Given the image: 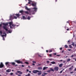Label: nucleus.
<instances>
[{
  "instance_id": "16",
  "label": "nucleus",
  "mask_w": 76,
  "mask_h": 76,
  "mask_svg": "<svg viewBox=\"0 0 76 76\" xmlns=\"http://www.w3.org/2000/svg\"><path fill=\"white\" fill-rule=\"evenodd\" d=\"M48 69V67H44L43 68V70H45V69Z\"/></svg>"
},
{
  "instance_id": "3",
  "label": "nucleus",
  "mask_w": 76,
  "mask_h": 76,
  "mask_svg": "<svg viewBox=\"0 0 76 76\" xmlns=\"http://www.w3.org/2000/svg\"><path fill=\"white\" fill-rule=\"evenodd\" d=\"M38 72H39V71L38 70H34L32 71V73H34V74H37Z\"/></svg>"
},
{
  "instance_id": "60",
  "label": "nucleus",
  "mask_w": 76,
  "mask_h": 76,
  "mask_svg": "<svg viewBox=\"0 0 76 76\" xmlns=\"http://www.w3.org/2000/svg\"><path fill=\"white\" fill-rule=\"evenodd\" d=\"M63 63H66V61H63Z\"/></svg>"
},
{
  "instance_id": "9",
  "label": "nucleus",
  "mask_w": 76,
  "mask_h": 76,
  "mask_svg": "<svg viewBox=\"0 0 76 76\" xmlns=\"http://www.w3.org/2000/svg\"><path fill=\"white\" fill-rule=\"evenodd\" d=\"M39 72H38L37 73L38 75H41V74H42V72H41V71H39Z\"/></svg>"
},
{
  "instance_id": "17",
  "label": "nucleus",
  "mask_w": 76,
  "mask_h": 76,
  "mask_svg": "<svg viewBox=\"0 0 76 76\" xmlns=\"http://www.w3.org/2000/svg\"><path fill=\"white\" fill-rule=\"evenodd\" d=\"M72 44H71L72 45H73V46H75V42H72Z\"/></svg>"
},
{
  "instance_id": "45",
  "label": "nucleus",
  "mask_w": 76,
  "mask_h": 76,
  "mask_svg": "<svg viewBox=\"0 0 76 76\" xmlns=\"http://www.w3.org/2000/svg\"><path fill=\"white\" fill-rule=\"evenodd\" d=\"M46 63H50V61H46Z\"/></svg>"
},
{
  "instance_id": "63",
  "label": "nucleus",
  "mask_w": 76,
  "mask_h": 76,
  "mask_svg": "<svg viewBox=\"0 0 76 76\" xmlns=\"http://www.w3.org/2000/svg\"><path fill=\"white\" fill-rule=\"evenodd\" d=\"M3 40H4V37H3Z\"/></svg>"
},
{
  "instance_id": "10",
  "label": "nucleus",
  "mask_w": 76,
  "mask_h": 76,
  "mask_svg": "<svg viewBox=\"0 0 76 76\" xmlns=\"http://www.w3.org/2000/svg\"><path fill=\"white\" fill-rule=\"evenodd\" d=\"M3 34H5V35H2L1 37H6V34L5 33V32H4L3 33Z\"/></svg>"
},
{
  "instance_id": "35",
  "label": "nucleus",
  "mask_w": 76,
  "mask_h": 76,
  "mask_svg": "<svg viewBox=\"0 0 76 76\" xmlns=\"http://www.w3.org/2000/svg\"><path fill=\"white\" fill-rule=\"evenodd\" d=\"M12 26H13V27H15V26H16V25L15 24H12Z\"/></svg>"
},
{
  "instance_id": "2",
  "label": "nucleus",
  "mask_w": 76,
  "mask_h": 76,
  "mask_svg": "<svg viewBox=\"0 0 76 76\" xmlns=\"http://www.w3.org/2000/svg\"><path fill=\"white\" fill-rule=\"evenodd\" d=\"M15 62H16L18 64H20V63H21L22 64H23V63L22 61H20L19 60H15Z\"/></svg>"
},
{
  "instance_id": "51",
  "label": "nucleus",
  "mask_w": 76,
  "mask_h": 76,
  "mask_svg": "<svg viewBox=\"0 0 76 76\" xmlns=\"http://www.w3.org/2000/svg\"><path fill=\"white\" fill-rule=\"evenodd\" d=\"M68 51H71V49H68Z\"/></svg>"
},
{
  "instance_id": "26",
  "label": "nucleus",
  "mask_w": 76,
  "mask_h": 76,
  "mask_svg": "<svg viewBox=\"0 0 76 76\" xmlns=\"http://www.w3.org/2000/svg\"><path fill=\"white\" fill-rule=\"evenodd\" d=\"M25 13H26V14H27V15H29V12H28V11H26L25 12Z\"/></svg>"
},
{
  "instance_id": "57",
  "label": "nucleus",
  "mask_w": 76,
  "mask_h": 76,
  "mask_svg": "<svg viewBox=\"0 0 76 76\" xmlns=\"http://www.w3.org/2000/svg\"><path fill=\"white\" fill-rule=\"evenodd\" d=\"M66 30H67V31H69V28H67V29H66Z\"/></svg>"
},
{
  "instance_id": "52",
  "label": "nucleus",
  "mask_w": 76,
  "mask_h": 76,
  "mask_svg": "<svg viewBox=\"0 0 76 76\" xmlns=\"http://www.w3.org/2000/svg\"><path fill=\"white\" fill-rule=\"evenodd\" d=\"M22 67H24V65H22L21 66Z\"/></svg>"
},
{
  "instance_id": "47",
  "label": "nucleus",
  "mask_w": 76,
  "mask_h": 76,
  "mask_svg": "<svg viewBox=\"0 0 76 76\" xmlns=\"http://www.w3.org/2000/svg\"><path fill=\"white\" fill-rule=\"evenodd\" d=\"M63 70H62L60 72V73H61L63 72Z\"/></svg>"
},
{
  "instance_id": "23",
  "label": "nucleus",
  "mask_w": 76,
  "mask_h": 76,
  "mask_svg": "<svg viewBox=\"0 0 76 76\" xmlns=\"http://www.w3.org/2000/svg\"><path fill=\"white\" fill-rule=\"evenodd\" d=\"M28 4H31V2H32V1L30 0H28Z\"/></svg>"
},
{
  "instance_id": "29",
  "label": "nucleus",
  "mask_w": 76,
  "mask_h": 76,
  "mask_svg": "<svg viewBox=\"0 0 76 76\" xmlns=\"http://www.w3.org/2000/svg\"><path fill=\"white\" fill-rule=\"evenodd\" d=\"M73 66H72V67H70L69 68V70H72V68H73Z\"/></svg>"
},
{
  "instance_id": "36",
  "label": "nucleus",
  "mask_w": 76,
  "mask_h": 76,
  "mask_svg": "<svg viewBox=\"0 0 76 76\" xmlns=\"http://www.w3.org/2000/svg\"><path fill=\"white\" fill-rule=\"evenodd\" d=\"M25 63L26 64H29V63L28 62H25Z\"/></svg>"
},
{
  "instance_id": "53",
  "label": "nucleus",
  "mask_w": 76,
  "mask_h": 76,
  "mask_svg": "<svg viewBox=\"0 0 76 76\" xmlns=\"http://www.w3.org/2000/svg\"><path fill=\"white\" fill-rule=\"evenodd\" d=\"M26 71H27V72H29V69H27L26 70Z\"/></svg>"
},
{
  "instance_id": "8",
  "label": "nucleus",
  "mask_w": 76,
  "mask_h": 76,
  "mask_svg": "<svg viewBox=\"0 0 76 76\" xmlns=\"http://www.w3.org/2000/svg\"><path fill=\"white\" fill-rule=\"evenodd\" d=\"M3 28L4 29H5V30L6 31H8V29L7 28L6 26H3Z\"/></svg>"
},
{
  "instance_id": "61",
  "label": "nucleus",
  "mask_w": 76,
  "mask_h": 76,
  "mask_svg": "<svg viewBox=\"0 0 76 76\" xmlns=\"http://www.w3.org/2000/svg\"><path fill=\"white\" fill-rule=\"evenodd\" d=\"M74 59H75V61H76V58H74Z\"/></svg>"
},
{
  "instance_id": "4",
  "label": "nucleus",
  "mask_w": 76,
  "mask_h": 76,
  "mask_svg": "<svg viewBox=\"0 0 76 76\" xmlns=\"http://www.w3.org/2000/svg\"><path fill=\"white\" fill-rule=\"evenodd\" d=\"M4 67V65L3 64V63L1 62L0 64V68H2Z\"/></svg>"
},
{
  "instance_id": "42",
  "label": "nucleus",
  "mask_w": 76,
  "mask_h": 76,
  "mask_svg": "<svg viewBox=\"0 0 76 76\" xmlns=\"http://www.w3.org/2000/svg\"><path fill=\"white\" fill-rule=\"evenodd\" d=\"M52 51H52V50H50L49 51V52L50 53H51V52H52Z\"/></svg>"
},
{
  "instance_id": "27",
  "label": "nucleus",
  "mask_w": 76,
  "mask_h": 76,
  "mask_svg": "<svg viewBox=\"0 0 76 76\" xmlns=\"http://www.w3.org/2000/svg\"><path fill=\"white\" fill-rule=\"evenodd\" d=\"M11 64L12 65H15V62H12L11 63Z\"/></svg>"
},
{
  "instance_id": "32",
  "label": "nucleus",
  "mask_w": 76,
  "mask_h": 76,
  "mask_svg": "<svg viewBox=\"0 0 76 76\" xmlns=\"http://www.w3.org/2000/svg\"><path fill=\"white\" fill-rule=\"evenodd\" d=\"M47 72H48V73H50V72H51V69L48 70Z\"/></svg>"
},
{
  "instance_id": "41",
  "label": "nucleus",
  "mask_w": 76,
  "mask_h": 76,
  "mask_svg": "<svg viewBox=\"0 0 76 76\" xmlns=\"http://www.w3.org/2000/svg\"><path fill=\"white\" fill-rule=\"evenodd\" d=\"M49 56L50 57H51L52 56V54H50L49 55Z\"/></svg>"
},
{
  "instance_id": "14",
  "label": "nucleus",
  "mask_w": 76,
  "mask_h": 76,
  "mask_svg": "<svg viewBox=\"0 0 76 76\" xmlns=\"http://www.w3.org/2000/svg\"><path fill=\"white\" fill-rule=\"evenodd\" d=\"M37 69L38 70H42V67H39Z\"/></svg>"
},
{
  "instance_id": "58",
  "label": "nucleus",
  "mask_w": 76,
  "mask_h": 76,
  "mask_svg": "<svg viewBox=\"0 0 76 76\" xmlns=\"http://www.w3.org/2000/svg\"><path fill=\"white\" fill-rule=\"evenodd\" d=\"M73 55H72L71 56V57H73Z\"/></svg>"
},
{
  "instance_id": "62",
  "label": "nucleus",
  "mask_w": 76,
  "mask_h": 76,
  "mask_svg": "<svg viewBox=\"0 0 76 76\" xmlns=\"http://www.w3.org/2000/svg\"><path fill=\"white\" fill-rule=\"evenodd\" d=\"M56 56H60V55H57Z\"/></svg>"
},
{
  "instance_id": "19",
  "label": "nucleus",
  "mask_w": 76,
  "mask_h": 76,
  "mask_svg": "<svg viewBox=\"0 0 76 76\" xmlns=\"http://www.w3.org/2000/svg\"><path fill=\"white\" fill-rule=\"evenodd\" d=\"M51 64H56V62L53 61L51 62Z\"/></svg>"
},
{
  "instance_id": "28",
  "label": "nucleus",
  "mask_w": 76,
  "mask_h": 76,
  "mask_svg": "<svg viewBox=\"0 0 76 76\" xmlns=\"http://www.w3.org/2000/svg\"><path fill=\"white\" fill-rule=\"evenodd\" d=\"M30 73H28V74L27 75H25V76H30Z\"/></svg>"
},
{
  "instance_id": "64",
  "label": "nucleus",
  "mask_w": 76,
  "mask_h": 76,
  "mask_svg": "<svg viewBox=\"0 0 76 76\" xmlns=\"http://www.w3.org/2000/svg\"><path fill=\"white\" fill-rule=\"evenodd\" d=\"M75 71H76V68H75L74 69Z\"/></svg>"
},
{
  "instance_id": "50",
  "label": "nucleus",
  "mask_w": 76,
  "mask_h": 76,
  "mask_svg": "<svg viewBox=\"0 0 76 76\" xmlns=\"http://www.w3.org/2000/svg\"><path fill=\"white\" fill-rule=\"evenodd\" d=\"M46 53H48V50H46Z\"/></svg>"
},
{
  "instance_id": "38",
  "label": "nucleus",
  "mask_w": 76,
  "mask_h": 76,
  "mask_svg": "<svg viewBox=\"0 0 76 76\" xmlns=\"http://www.w3.org/2000/svg\"><path fill=\"white\" fill-rule=\"evenodd\" d=\"M10 28L11 29H12V26L10 25Z\"/></svg>"
},
{
  "instance_id": "43",
  "label": "nucleus",
  "mask_w": 76,
  "mask_h": 76,
  "mask_svg": "<svg viewBox=\"0 0 76 76\" xmlns=\"http://www.w3.org/2000/svg\"><path fill=\"white\" fill-rule=\"evenodd\" d=\"M32 62L34 63H36V62H35V61H33Z\"/></svg>"
},
{
  "instance_id": "54",
  "label": "nucleus",
  "mask_w": 76,
  "mask_h": 76,
  "mask_svg": "<svg viewBox=\"0 0 76 76\" xmlns=\"http://www.w3.org/2000/svg\"><path fill=\"white\" fill-rule=\"evenodd\" d=\"M42 76H45V75H44L43 74L42 75Z\"/></svg>"
},
{
  "instance_id": "15",
  "label": "nucleus",
  "mask_w": 76,
  "mask_h": 76,
  "mask_svg": "<svg viewBox=\"0 0 76 76\" xmlns=\"http://www.w3.org/2000/svg\"><path fill=\"white\" fill-rule=\"evenodd\" d=\"M8 23L10 25H11L13 23V22L11 21V22H9Z\"/></svg>"
},
{
  "instance_id": "12",
  "label": "nucleus",
  "mask_w": 76,
  "mask_h": 76,
  "mask_svg": "<svg viewBox=\"0 0 76 76\" xmlns=\"http://www.w3.org/2000/svg\"><path fill=\"white\" fill-rule=\"evenodd\" d=\"M17 73H19L20 75H22V72H21L20 71H17Z\"/></svg>"
},
{
  "instance_id": "11",
  "label": "nucleus",
  "mask_w": 76,
  "mask_h": 76,
  "mask_svg": "<svg viewBox=\"0 0 76 76\" xmlns=\"http://www.w3.org/2000/svg\"><path fill=\"white\" fill-rule=\"evenodd\" d=\"M31 5L32 6H36V3H33L31 4Z\"/></svg>"
},
{
  "instance_id": "6",
  "label": "nucleus",
  "mask_w": 76,
  "mask_h": 76,
  "mask_svg": "<svg viewBox=\"0 0 76 76\" xmlns=\"http://www.w3.org/2000/svg\"><path fill=\"white\" fill-rule=\"evenodd\" d=\"M33 10L34 9V10H33V12H37V8L36 7H34L32 8Z\"/></svg>"
},
{
  "instance_id": "46",
  "label": "nucleus",
  "mask_w": 76,
  "mask_h": 76,
  "mask_svg": "<svg viewBox=\"0 0 76 76\" xmlns=\"http://www.w3.org/2000/svg\"><path fill=\"white\" fill-rule=\"evenodd\" d=\"M0 34H2V31H0Z\"/></svg>"
},
{
  "instance_id": "33",
  "label": "nucleus",
  "mask_w": 76,
  "mask_h": 76,
  "mask_svg": "<svg viewBox=\"0 0 76 76\" xmlns=\"http://www.w3.org/2000/svg\"><path fill=\"white\" fill-rule=\"evenodd\" d=\"M65 47L66 48H68V46H67V45H65Z\"/></svg>"
},
{
  "instance_id": "30",
  "label": "nucleus",
  "mask_w": 76,
  "mask_h": 76,
  "mask_svg": "<svg viewBox=\"0 0 76 76\" xmlns=\"http://www.w3.org/2000/svg\"><path fill=\"white\" fill-rule=\"evenodd\" d=\"M8 31V33H12V31L11 30H9Z\"/></svg>"
},
{
  "instance_id": "7",
  "label": "nucleus",
  "mask_w": 76,
  "mask_h": 76,
  "mask_svg": "<svg viewBox=\"0 0 76 76\" xmlns=\"http://www.w3.org/2000/svg\"><path fill=\"white\" fill-rule=\"evenodd\" d=\"M2 24L4 26H7L8 25V23H3Z\"/></svg>"
},
{
  "instance_id": "48",
  "label": "nucleus",
  "mask_w": 76,
  "mask_h": 76,
  "mask_svg": "<svg viewBox=\"0 0 76 76\" xmlns=\"http://www.w3.org/2000/svg\"><path fill=\"white\" fill-rule=\"evenodd\" d=\"M53 55H54L55 56H56V53H55L53 54Z\"/></svg>"
},
{
  "instance_id": "21",
  "label": "nucleus",
  "mask_w": 76,
  "mask_h": 76,
  "mask_svg": "<svg viewBox=\"0 0 76 76\" xmlns=\"http://www.w3.org/2000/svg\"><path fill=\"white\" fill-rule=\"evenodd\" d=\"M25 8L26 10H29V9H28V7H27V6H26L25 7Z\"/></svg>"
},
{
  "instance_id": "56",
  "label": "nucleus",
  "mask_w": 76,
  "mask_h": 76,
  "mask_svg": "<svg viewBox=\"0 0 76 76\" xmlns=\"http://www.w3.org/2000/svg\"><path fill=\"white\" fill-rule=\"evenodd\" d=\"M32 65L33 66H35V64H34V63H33L32 64Z\"/></svg>"
},
{
  "instance_id": "55",
  "label": "nucleus",
  "mask_w": 76,
  "mask_h": 76,
  "mask_svg": "<svg viewBox=\"0 0 76 76\" xmlns=\"http://www.w3.org/2000/svg\"><path fill=\"white\" fill-rule=\"evenodd\" d=\"M39 57H42V56H41L40 55H39Z\"/></svg>"
},
{
  "instance_id": "49",
  "label": "nucleus",
  "mask_w": 76,
  "mask_h": 76,
  "mask_svg": "<svg viewBox=\"0 0 76 76\" xmlns=\"http://www.w3.org/2000/svg\"><path fill=\"white\" fill-rule=\"evenodd\" d=\"M60 50H62V48H60Z\"/></svg>"
},
{
  "instance_id": "24",
  "label": "nucleus",
  "mask_w": 76,
  "mask_h": 76,
  "mask_svg": "<svg viewBox=\"0 0 76 76\" xmlns=\"http://www.w3.org/2000/svg\"><path fill=\"white\" fill-rule=\"evenodd\" d=\"M9 62H6L5 63V64L6 66H7V65H9Z\"/></svg>"
},
{
  "instance_id": "20",
  "label": "nucleus",
  "mask_w": 76,
  "mask_h": 76,
  "mask_svg": "<svg viewBox=\"0 0 76 76\" xmlns=\"http://www.w3.org/2000/svg\"><path fill=\"white\" fill-rule=\"evenodd\" d=\"M19 12L20 13H23V10H20Z\"/></svg>"
},
{
  "instance_id": "34",
  "label": "nucleus",
  "mask_w": 76,
  "mask_h": 76,
  "mask_svg": "<svg viewBox=\"0 0 76 76\" xmlns=\"http://www.w3.org/2000/svg\"><path fill=\"white\" fill-rule=\"evenodd\" d=\"M69 47L70 48H72V46L71 45H69Z\"/></svg>"
},
{
  "instance_id": "22",
  "label": "nucleus",
  "mask_w": 76,
  "mask_h": 76,
  "mask_svg": "<svg viewBox=\"0 0 76 76\" xmlns=\"http://www.w3.org/2000/svg\"><path fill=\"white\" fill-rule=\"evenodd\" d=\"M50 71H52V72H54V69H52V68H50Z\"/></svg>"
},
{
  "instance_id": "40",
  "label": "nucleus",
  "mask_w": 76,
  "mask_h": 76,
  "mask_svg": "<svg viewBox=\"0 0 76 76\" xmlns=\"http://www.w3.org/2000/svg\"><path fill=\"white\" fill-rule=\"evenodd\" d=\"M30 17L28 16L27 18V19H30Z\"/></svg>"
},
{
  "instance_id": "31",
  "label": "nucleus",
  "mask_w": 76,
  "mask_h": 76,
  "mask_svg": "<svg viewBox=\"0 0 76 76\" xmlns=\"http://www.w3.org/2000/svg\"><path fill=\"white\" fill-rule=\"evenodd\" d=\"M62 65H63V64H59V67H62Z\"/></svg>"
},
{
  "instance_id": "37",
  "label": "nucleus",
  "mask_w": 76,
  "mask_h": 76,
  "mask_svg": "<svg viewBox=\"0 0 76 76\" xmlns=\"http://www.w3.org/2000/svg\"><path fill=\"white\" fill-rule=\"evenodd\" d=\"M23 19H25V16H23Z\"/></svg>"
},
{
  "instance_id": "18",
  "label": "nucleus",
  "mask_w": 76,
  "mask_h": 76,
  "mask_svg": "<svg viewBox=\"0 0 76 76\" xmlns=\"http://www.w3.org/2000/svg\"><path fill=\"white\" fill-rule=\"evenodd\" d=\"M6 72H8V73H9V72H10V69H7V70H6Z\"/></svg>"
},
{
  "instance_id": "59",
  "label": "nucleus",
  "mask_w": 76,
  "mask_h": 76,
  "mask_svg": "<svg viewBox=\"0 0 76 76\" xmlns=\"http://www.w3.org/2000/svg\"><path fill=\"white\" fill-rule=\"evenodd\" d=\"M1 26H2V25H1V24H0V27H1Z\"/></svg>"
},
{
  "instance_id": "13",
  "label": "nucleus",
  "mask_w": 76,
  "mask_h": 76,
  "mask_svg": "<svg viewBox=\"0 0 76 76\" xmlns=\"http://www.w3.org/2000/svg\"><path fill=\"white\" fill-rule=\"evenodd\" d=\"M15 16H17V17H18V18H19V16H20V15L19 14H15Z\"/></svg>"
},
{
  "instance_id": "39",
  "label": "nucleus",
  "mask_w": 76,
  "mask_h": 76,
  "mask_svg": "<svg viewBox=\"0 0 76 76\" xmlns=\"http://www.w3.org/2000/svg\"><path fill=\"white\" fill-rule=\"evenodd\" d=\"M10 75H13V73L11 72L10 73Z\"/></svg>"
},
{
  "instance_id": "25",
  "label": "nucleus",
  "mask_w": 76,
  "mask_h": 76,
  "mask_svg": "<svg viewBox=\"0 0 76 76\" xmlns=\"http://www.w3.org/2000/svg\"><path fill=\"white\" fill-rule=\"evenodd\" d=\"M70 61V59H68L66 60L67 62H68V61Z\"/></svg>"
},
{
  "instance_id": "1",
  "label": "nucleus",
  "mask_w": 76,
  "mask_h": 76,
  "mask_svg": "<svg viewBox=\"0 0 76 76\" xmlns=\"http://www.w3.org/2000/svg\"><path fill=\"white\" fill-rule=\"evenodd\" d=\"M17 18L18 17L15 16H14V15H10V19H17Z\"/></svg>"
},
{
  "instance_id": "44",
  "label": "nucleus",
  "mask_w": 76,
  "mask_h": 76,
  "mask_svg": "<svg viewBox=\"0 0 76 76\" xmlns=\"http://www.w3.org/2000/svg\"><path fill=\"white\" fill-rule=\"evenodd\" d=\"M48 73H44L43 74L44 75H47Z\"/></svg>"
},
{
  "instance_id": "5",
  "label": "nucleus",
  "mask_w": 76,
  "mask_h": 76,
  "mask_svg": "<svg viewBox=\"0 0 76 76\" xmlns=\"http://www.w3.org/2000/svg\"><path fill=\"white\" fill-rule=\"evenodd\" d=\"M58 66H56L54 68L55 70L56 71H58Z\"/></svg>"
}]
</instances>
